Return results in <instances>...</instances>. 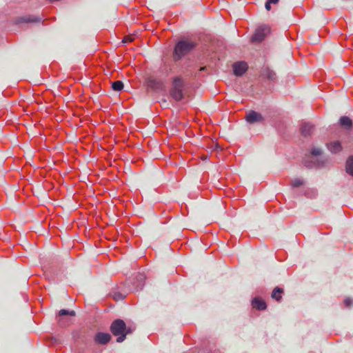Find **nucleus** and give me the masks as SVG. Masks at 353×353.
<instances>
[{
    "instance_id": "1",
    "label": "nucleus",
    "mask_w": 353,
    "mask_h": 353,
    "mask_svg": "<svg viewBox=\"0 0 353 353\" xmlns=\"http://www.w3.org/2000/svg\"><path fill=\"white\" fill-rule=\"evenodd\" d=\"M110 330L113 335L118 336L117 339L118 343L123 342L126 335L131 332L130 329L126 328L125 322L121 319L114 321L111 324Z\"/></svg>"
},
{
    "instance_id": "2",
    "label": "nucleus",
    "mask_w": 353,
    "mask_h": 353,
    "mask_svg": "<svg viewBox=\"0 0 353 353\" xmlns=\"http://www.w3.org/2000/svg\"><path fill=\"white\" fill-rule=\"evenodd\" d=\"M196 46V43L190 40L179 41L174 48L173 57L174 60H179L183 56L192 51Z\"/></svg>"
},
{
    "instance_id": "3",
    "label": "nucleus",
    "mask_w": 353,
    "mask_h": 353,
    "mask_svg": "<svg viewBox=\"0 0 353 353\" xmlns=\"http://www.w3.org/2000/svg\"><path fill=\"white\" fill-rule=\"evenodd\" d=\"M183 82L179 77H176L173 81V86L170 91L171 97L179 101L183 97Z\"/></svg>"
},
{
    "instance_id": "4",
    "label": "nucleus",
    "mask_w": 353,
    "mask_h": 353,
    "mask_svg": "<svg viewBox=\"0 0 353 353\" xmlns=\"http://www.w3.org/2000/svg\"><path fill=\"white\" fill-rule=\"evenodd\" d=\"M270 33V28L266 25L260 26L252 37V41L254 42H260Z\"/></svg>"
},
{
    "instance_id": "5",
    "label": "nucleus",
    "mask_w": 353,
    "mask_h": 353,
    "mask_svg": "<svg viewBox=\"0 0 353 353\" xmlns=\"http://www.w3.org/2000/svg\"><path fill=\"white\" fill-rule=\"evenodd\" d=\"M43 17L34 15H26L22 17H18L14 19L16 24L22 23H41L43 21Z\"/></svg>"
},
{
    "instance_id": "6",
    "label": "nucleus",
    "mask_w": 353,
    "mask_h": 353,
    "mask_svg": "<svg viewBox=\"0 0 353 353\" xmlns=\"http://www.w3.org/2000/svg\"><path fill=\"white\" fill-rule=\"evenodd\" d=\"M66 315L75 316L76 312L74 310H68L65 309L60 310L59 312L58 323L61 327H65L69 324L68 319L64 317Z\"/></svg>"
},
{
    "instance_id": "7",
    "label": "nucleus",
    "mask_w": 353,
    "mask_h": 353,
    "mask_svg": "<svg viewBox=\"0 0 353 353\" xmlns=\"http://www.w3.org/2000/svg\"><path fill=\"white\" fill-rule=\"evenodd\" d=\"M245 119L250 123H254L263 122L264 118L261 114L254 110H250L247 112Z\"/></svg>"
},
{
    "instance_id": "8",
    "label": "nucleus",
    "mask_w": 353,
    "mask_h": 353,
    "mask_svg": "<svg viewBox=\"0 0 353 353\" xmlns=\"http://www.w3.org/2000/svg\"><path fill=\"white\" fill-rule=\"evenodd\" d=\"M232 68L234 75L241 77L248 70V65L245 61H238L233 64Z\"/></svg>"
},
{
    "instance_id": "9",
    "label": "nucleus",
    "mask_w": 353,
    "mask_h": 353,
    "mask_svg": "<svg viewBox=\"0 0 353 353\" xmlns=\"http://www.w3.org/2000/svg\"><path fill=\"white\" fill-rule=\"evenodd\" d=\"M147 85L154 90H159L163 88V84L161 81L154 79L152 77H149L147 79Z\"/></svg>"
},
{
    "instance_id": "10",
    "label": "nucleus",
    "mask_w": 353,
    "mask_h": 353,
    "mask_svg": "<svg viewBox=\"0 0 353 353\" xmlns=\"http://www.w3.org/2000/svg\"><path fill=\"white\" fill-rule=\"evenodd\" d=\"M111 339L108 333L99 332L95 336V340L98 343L105 345L108 343Z\"/></svg>"
},
{
    "instance_id": "11",
    "label": "nucleus",
    "mask_w": 353,
    "mask_h": 353,
    "mask_svg": "<svg viewBox=\"0 0 353 353\" xmlns=\"http://www.w3.org/2000/svg\"><path fill=\"white\" fill-rule=\"evenodd\" d=\"M252 305L254 308H256L258 310H264L267 307L265 302L259 298H254L252 301Z\"/></svg>"
},
{
    "instance_id": "12",
    "label": "nucleus",
    "mask_w": 353,
    "mask_h": 353,
    "mask_svg": "<svg viewBox=\"0 0 353 353\" xmlns=\"http://www.w3.org/2000/svg\"><path fill=\"white\" fill-rule=\"evenodd\" d=\"M328 150L332 153H336L342 150L341 145L339 141H334L327 145Z\"/></svg>"
},
{
    "instance_id": "13",
    "label": "nucleus",
    "mask_w": 353,
    "mask_h": 353,
    "mask_svg": "<svg viewBox=\"0 0 353 353\" xmlns=\"http://www.w3.org/2000/svg\"><path fill=\"white\" fill-rule=\"evenodd\" d=\"M346 172L353 176V157L350 156L346 161L345 163Z\"/></svg>"
},
{
    "instance_id": "14",
    "label": "nucleus",
    "mask_w": 353,
    "mask_h": 353,
    "mask_svg": "<svg viewBox=\"0 0 353 353\" xmlns=\"http://www.w3.org/2000/svg\"><path fill=\"white\" fill-rule=\"evenodd\" d=\"M283 292V290L282 288H275L274 290L272 292V298L276 300L277 301H280L282 298L281 294Z\"/></svg>"
},
{
    "instance_id": "15",
    "label": "nucleus",
    "mask_w": 353,
    "mask_h": 353,
    "mask_svg": "<svg viewBox=\"0 0 353 353\" xmlns=\"http://www.w3.org/2000/svg\"><path fill=\"white\" fill-rule=\"evenodd\" d=\"M340 125L346 128H350L352 125V121L347 116L341 117L339 120Z\"/></svg>"
},
{
    "instance_id": "16",
    "label": "nucleus",
    "mask_w": 353,
    "mask_h": 353,
    "mask_svg": "<svg viewBox=\"0 0 353 353\" xmlns=\"http://www.w3.org/2000/svg\"><path fill=\"white\" fill-rule=\"evenodd\" d=\"M313 130V126L309 123H305L301 127V133L304 136H308Z\"/></svg>"
},
{
    "instance_id": "17",
    "label": "nucleus",
    "mask_w": 353,
    "mask_h": 353,
    "mask_svg": "<svg viewBox=\"0 0 353 353\" xmlns=\"http://www.w3.org/2000/svg\"><path fill=\"white\" fill-rule=\"evenodd\" d=\"M111 87L114 91H121L123 88V83L121 81H114Z\"/></svg>"
},
{
    "instance_id": "18",
    "label": "nucleus",
    "mask_w": 353,
    "mask_h": 353,
    "mask_svg": "<svg viewBox=\"0 0 353 353\" xmlns=\"http://www.w3.org/2000/svg\"><path fill=\"white\" fill-rule=\"evenodd\" d=\"M263 75L270 80H274L276 76L275 73L270 69H265L263 71Z\"/></svg>"
},
{
    "instance_id": "19",
    "label": "nucleus",
    "mask_w": 353,
    "mask_h": 353,
    "mask_svg": "<svg viewBox=\"0 0 353 353\" xmlns=\"http://www.w3.org/2000/svg\"><path fill=\"white\" fill-rule=\"evenodd\" d=\"M279 0H267L265 8L269 11L271 10V4L276 5L279 3Z\"/></svg>"
},
{
    "instance_id": "20",
    "label": "nucleus",
    "mask_w": 353,
    "mask_h": 353,
    "mask_svg": "<svg viewBox=\"0 0 353 353\" xmlns=\"http://www.w3.org/2000/svg\"><path fill=\"white\" fill-rule=\"evenodd\" d=\"M303 184V181L299 178L294 179L291 182L292 186L294 187V188L299 187V186L302 185Z\"/></svg>"
},
{
    "instance_id": "21",
    "label": "nucleus",
    "mask_w": 353,
    "mask_h": 353,
    "mask_svg": "<svg viewBox=\"0 0 353 353\" xmlns=\"http://www.w3.org/2000/svg\"><path fill=\"white\" fill-rule=\"evenodd\" d=\"M134 40V37L132 35H127L124 37L122 40V42L124 43H130Z\"/></svg>"
},
{
    "instance_id": "22",
    "label": "nucleus",
    "mask_w": 353,
    "mask_h": 353,
    "mask_svg": "<svg viewBox=\"0 0 353 353\" xmlns=\"http://www.w3.org/2000/svg\"><path fill=\"white\" fill-rule=\"evenodd\" d=\"M113 298L116 300V301H119V300H123L124 299V296H123L122 294L121 293H119V292H117L114 294L113 296Z\"/></svg>"
},
{
    "instance_id": "23",
    "label": "nucleus",
    "mask_w": 353,
    "mask_h": 353,
    "mask_svg": "<svg viewBox=\"0 0 353 353\" xmlns=\"http://www.w3.org/2000/svg\"><path fill=\"white\" fill-rule=\"evenodd\" d=\"M321 153V151L320 149L319 148H314L312 151H311V154L314 156H318V155H320Z\"/></svg>"
},
{
    "instance_id": "24",
    "label": "nucleus",
    "mask_w": 353,
    "mask_h": 353,
    "mask_svg": "<svg viewBox=\"0 0 353 353\" xmlns=\"http://www.w3.org/2000/svg\"><path fill=\"white\" fill-rule=\"evenodd\" d=\"M344 302L347 306L353 305V300L350 298H347V299H345Z\"/></svg>"
},
{
    "instance_id": "25",
    "label": "nucleus",
    "mask_w": 353,
    "mask_h": 353,
    "mask_svg": "<svg viewBox=\"0 0 353 353\" xmlns=\"http://www.w3.org/2000/svg\"><path fill=\"white\" fill-rule=\"evenodd\" d=\"M205 70H206V67H201L199 70L200 71H204Z\"/></svg>"
},
{
    "instance_id": "26",
    "label": "nucleus",
    "mask_w": 353,
    "mask_h": 353,
    "mask_svg": "<svg viewBox=\"0 0 353 353\" xmlns=\"http://www.w3.org/2000/svg\"><path fill=\"white\" fill-rule=\"evenodd\" d=\"M143 279V275H141V278H140V279Z\"/></svg>"
}]
</instances>
